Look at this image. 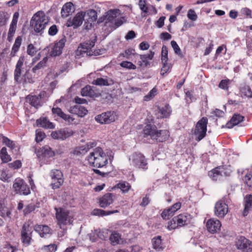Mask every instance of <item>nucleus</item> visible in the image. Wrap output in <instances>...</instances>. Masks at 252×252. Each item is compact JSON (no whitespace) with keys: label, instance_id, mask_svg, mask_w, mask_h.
I'll return each mask as SVG.
<instances>
[{"label":"nucleus","instance_id":"7ed1b4c3","mask_svg":"<svg viewBox=\"0 0 252 252\" xmlns=\"http://www.w3.org/2000/svg\"><path fill=\"white\" fill-rule=\"evenodd\" d=\"M108 156L100 147L95 148L88 157V160L90 164L94 167L101 168L108 163Z\"/></svg>","mask_w":252,"mask_h":252},{"label":"nucleus","instance_id":"5701e85b","mask_svg":"<svg viewBox=\"0 0 252 252\" xmlns=\"http://www.w3.org/2000/svg\"><path fill=\"white\" fill-rule=\"evenodd\" d=\"M37 156L40 160L45 161L46 159L53 157L54 153L51 148L45 146L38 151Z\"/></svg>","mask_w":252,"mask_h":252},{"label":"nucleus","instance_id":"3c124183","mask_svg":"<svg viewBox=\"0 0 252 252\" xmlns=\"http://www.w3.org/2000/svg\"><path fill=\"white\" fill-rule=\"evenodd\" d=\"M174 215L173 212L171 210L170 208L165 209L161 213V217L164 219H168L170 217Z\"/></svg>","mask_w":252,"mask_h":252},{"label":"nucleus","instance_id":"f03ea898","mask_svg":"<svg viewBox=\"0 0 252 252\" xmlns=\"http://www.w3.org/2000/svg\"><path fill=\"white\" fill-rule=\"evenodd\" d=\"M56 216L57 223L63 231L59 233V236L61 237L64 235L66 232V226L72 224L73 221V215L72 212L64 208H56Z\"/></svg>","mask_w":252,"mask_h":252},{"label":"nucleus","instance_id":"c756f323","mask_svg":"<svg viewBox=\"0 0 252 252\" xmlns=\"http://www.w3.org/2000/svg\"><path fill=\"white\" fill-rule=\"evenodd\" d=\"M154 55V52L150 51V53L139 55L140 61H139V64L140 66H146L149 64V61L151 60Z\"/></svg>","mask_w":252,"mask_h":252},{"label":"nucleus","instance_id":"bb28decb","mask_svg":"<svg viewBox=\"0 0 252 252\" xmlns=\"http://www.w3.org/2000/svg\"><path fill=\"white\" fill-rule=\"evenodd\" d=\"M74 11V7L73 3L68 2L65 3L62 9L61 14L63 17H66Z\"/></svg>","mask_w":252,"mask_h":252},{"label":"nucleus","instance_id":"338daca9","mask_svg":"<svg viewBox=\"0 0 252 252\" xmlns=\"http://www.w3.org/2000/svg\"><path fill=\"white\" fill-rule=\"evenodd\" d=\"M45 133L42 132L41 130H37L36 131L35 140L36 142H39L41 141L45 138Z\"/></svg>","mask_w":252,"mask_h":252},{"label":"nucleus","instance_id":"052dcab7","mask_svg":"<svg viewBox=\"0 0 252 252\" xmlns=\"http://www.w3.org/2000/svg\"><path fill=\"white\" fill-rule=\"evenodd\" d=\"M188 18L193 21H196L197 19V15L193 9H189L187 14Z\"/></svg>","mask_w":252,"mask_h":252},{"label":"nucleus","instance_id":"f704fd0d","mask_svg":"<svg viewBox=\"0 0 252 252\" xmlns=\"http://www.w3.org/2000/svg\"><path fill=\"white\" fill-rule=\"evenodd\" d=\"M0 137L1 138V141L2 143L10 148L13 152H14V150H16V148H17V146L13 141L10 140L7 137L2 135H0Z\"/></svg>","mask_w":252,"mask_h":252},{"label":"nucleus","instance_id":"4c0bfd02","mask_svg":"<svg viewBox=\"0 0 252 252\" xmlns=\"http://www.w3.org/2000/svg\"><path fill=\"white\" fill-rule=\"evenodd\" d=\"M27 99H29L30 103L32 106L35 107H37L40 105L41 95L40 94L38 96H28Z\"/></svg>","mask_w":252,"mask_h":252},{"label":"nucleus","instance_id":"412c9836","mask_svg":"<svg viewBox=\"0 0 252 252\" xmlns=\"http://www.w3.org/2000/svg\"><path fill=\"white\" fill-rule=\"evenodd\" d=\"M19 15V14L18 12H15L13 14L7 35V39L9 41L12 40L15 33Z\"/></svg>","mask_w":252,"mask_h":252},{"label":"nucleus","instance_id":"a18cd8bd","mask_svg":"<svg viewBox=\"0 0 252 252\" xmlns=\"http://www.w3.org/2000/svg\"><path fill=\"white\" fill-rule=\"evenodd\" d=\"M48 61V58L45 57L44 58L42 61H41L40 62H39L35 66H34L32 68V71L33 72H36V70L40 69L42 68H43Z\"/></svg>","mask_w":252,"mask_h":252},{"label":"nucleus","instance_id":"ea45409f","mask_svg":"<svg viewBox=\"0 0 252 252\" xmlns=\"http://www.w3.org/2000/svg\"><path fill=\"white\" fill-rule=\"evenodd\" d=\"M81 94L84 96L92 97L94 95V92L91 86H87L82 89Z\"/></svg>","mask_w":252,"mask_h":252},{"label":"nucleus","instance_id":"72a5a7b5","mask_svg":"<svg viewBox=\"0 0 252 252\" xmlns=\"http://www.w3.org/2000/svg\"><path fill=\"white\" fill-rule=\"evenodd\" d=\"M119 211L117 210L114 211H105L103 210H101L99 209H94L92 213V214L94 216H105L109 215L114 213H118Z\"/></svg>","mask_w":252,"mask_h":252},{"label":"nucleus","instance_id":"f3484780","mask_svg":"<svg viewBox=\"0 0 252 252\" xmlns=\"http://www.w3.org/2000/svg\"><path fill=\"white\" fill-rule=\"evenodd\" d=\"M230 173V171L226 170L223 166L218 167L211 170L208 173L209 176L214 181H217L222 176H228Z\"/></svg>","mask_w":252,"mask_h":252},{"label":"nucleus","instance_id":"13d9d810","mask_svg":"<svg viewBox=\"0 0 252 252\" xmlns=\"http://www.w3.org/2000/svg\"><path fill=\"white\" fill-rule=\"evenodd\" d=\"M35 209V206L33 204H30L27 205L23 210L24 215L25 216L31 213Z\"/></svg>","mask_w":252,"mask_h":252},{"label":"nucleus","instance_id":"a878e982","mask_svg":"<svg viewBox=\"0 0 252 252\" xmlns=\"http://www.w3.org/2000/svg\"><path fill=\"white\" fill-rule=\"evenodd\" d=\"M69 111L70 113L76 114L80 117H84L88 112L86 108L80 105H76L71 107Z\"/></svg>","mask_w":252,"mask_h":252},{"label":"nucleus","instance_id":"b1692460","mask_svg":"<svg viewBox=\"0 0 252 252\" xmlns=\"http://www.w3.org/2000/svg\"><path fill=\"white\" fill-rule=\"evenodd\" d=\"M115 199V195L111 193H107L99 198V205L102 208H106L112 204Z\"/></svg>","mask_w":252,"mask_h":252},{"label":"nucleus","instance_id":"dca6fc26","mask_svg":"<svg viewBox=\"0 0 252 252\" xmlns=\"http://www.w3.org/2000/svg\"><path fill=\"white\" fill-rule=\"evenodd\" d=\"M86 12L80 11L77 12L72 19L68 20L66 23L67 27H73L77 28L80 27L84 20Z\"/></svg>","mask_w":252,"mask_h":252},{"label":"nucleus","instance_id":"4468645a","mask_svg":"<svg viewBox=\"0 0 252 252\" xmlns=\"http://www.w3.org/2000/svg\"><path fill=\"white\" fill-rule=\"evenodd\" d=\"M95 42L93 40H89L82 44L78 47L77 52H79L80 55L84 56L86 55L87 56L93 55L94 52L92 48L94 46Z\"/></svg>","mask_w":252,"mask_h":252},{"label":"nucleus","instance_id":"20e7f679","mask_svg":"<svg viewBox=\"0 0 252 252\" xmlns=\"http://www.w3.org/2000/svg\"><path fill=\"white\" fill-rule=\"evenodd\" d=\"M144 137L156 140L162 142L166 140L169 136V132L167 130H158L156 126L151 125L146 126L143 129Z\"/></svg>","mask_w":252,"mask_h":252},{"label":"nucleus","instance_id":"ddd939ff","mask_svg":"<svg viewBox=\"0 0 252 252\" xmlns=\"http://www.w3.org/2000/svg\"><path fill=\"white\" fill-rule=\"evenodd\" d=\"M32 228L28 223H25L21 231V239L22 243L25 246H29L32 240Z\"/></svg>","mask_w":252,"mask_h":252},{"label":"nucleus","instance_id":"6e6552de","mask_svg":"<svg viewBox=\"0 0 252 252\" xmlns=\"http://www.w3.org/2000/svg\"><path fill=\"white\" fill-rule=\"evenodd\" d=\"M207 124L208 119L205 117L202 118L197 123L194 130V135L196 136L197 141H200L206 136Z\"/></svg>","mask_w":252,"mask_h":252},{"label":"nucleus","instance_id":"423d86ee","mask_svg":"<svg viewBox=\"0 0 252 252\" xmlns=\"http://www.w3.org/2000/svg\"><path fill=\"white\" fill-rule=\"evenodd\" d=\"M191 219V216L188 214H182L174 217L171 220L167 225L169 230L174 229L178 226H183L189 224Z\"/></svg>","mask_w":252,"mask_h":252},{"label":"nucleus","instance_id":"603ef678","mask_svg":"<svg viewBox=\"0 0 252 252\" xmlns=\"http://www.w3.org/2000/svg\"><path fill=\"white\" fill-rule=\"evenodd\" d=\"M157 90L154 88H153L150 92L145 95L144 97V100L148 101L152 99L157 94Z\"/></svg>","mask_w":252,"mask_h":252},{"label":"nucleus","instance_id":"393cba45","mask_svg":"<svg viewBox=\"0 0 252 252\" xmlns=\"http://www.w3.org/2000/svg\"><path fill=\"white\" fill-rule=\"evenodd\" d=\"M25 60L24 56H21L16 63L15 69L14 70V80L16 82H18L21 75V71L22 66Z\"/></svg>","mask_w":252,"mask_h":252},{"label":"nucleus","instance_id":"2f4dec72","mask_svg":"<svg viewBox=\"0 0 252 252\" xmlns=\"http://www.w3.org/2000/svg\"><path fill=\"white\" fill-rule=\"evenodd\" d=\"M36 124L38 126L46 128H54L55 127V125L46 118H40L37 120Z\"/></svg>","mask_w":252,"mask_h":252},{"label":"nucleus","instance_id":"4d7b16f0","mask_svg":"<svg viewBox=\"0 0 252 252\" xmlns=\"http://www.w3.org/2000/svg\"><path fill=\"white\" fill-rule=\"evenodd\" d=\"M95 232L97 237L101 240H105L108 237V232L107 230H95Z\"/></svg>","mask_w":252,"mask_h":252},{"label":"nucleus","instance_id":"680f3d73","mask_svg":"<svg viewBox=\"0 0 252 252\" xmlns=\"http://www.w3.org/2000/svg\"><path fill=\"white\" fill-rule=\"evenodd\" d=\"M120 65L122 67L126 68L128 69H134L136 68V66L134 64L129 62L127 61H123L121 63Z\"/></svg>","mask_w":252,"mask_h":252},{"label":"nucleus","instance_id":"39448f33","mask_svg":"<svg viewBox=\"0 0 252 252\" xmlns=\"http://www.w3.org/2000/svg\"><path fill=\"white\" fill-rule=\"evenodd\" d=\"M48 22V17L43 12L39 11L33 15L30 23L35 32L40 33L45 29Z\"/></svg>","mask_w":252,"mask_h":252},{"label":"nucleus","instance_id":"2eb2a0df","mask_svg":"<svg viewBox=\"0 0 252 252\" xmlns=\"http://www.w3.org/2000/svg\"><path fill=\"white\" fill-rule=\"evenodd\" d=\"M236 246L239 250L246 252H252V242L243 236H240L236 242Z\"/></svg>","mask_w":252,"mask_h":252},{"label":"nucleus","instance_id":"aec40b11","mask_svg":"<svg viewBox=\"0 0 252 252\" xmlns=\"http://www.w3.org/2000/svg\"><path fill=\"white\" fill-rule=\"evenodd\" d=\"M52 113L60 117L67 122L69 124H77V122L75 119L73 118L70 115L64 114L61 108L58 107H54L52 109Z\"/></svg>","mask_w":252,"mask_h":252},{"label":"nucleus","instance_id":"6ab92c4d","mask_svg":"<svg viewBox=\"0 0 252 252\" xmlns=\"http://www.w3.org/2000/svg\"><path fill=\"white\" fill-rule=\"evenodd\" d=\"M172 113L171 107L166 104L162 107H158L155 110V115L158 119L169 118Z\"/></svg>","mask_w":252,"mask_h":252},{"label":"nucleus","instance_id":"e433bc0d","mask_svg":"<svg viewBox=\"0 0 252 252\" xmlns=\"http://www.w3.org/2000/svg\"><path fill=\"white\" fill-rule=\"evenodd\" d=\"M109 239L111 244L113 246L119 244L121 240V236L116 232H114L111 234Z\"/></svg>","mask_w":252,"mask_h":252},{"label":"nucleus","instance_id":"1a4fd4ad","mask_svg":"<svg viewBox=\"0 0 252 252\" xmlns=\"http://www.w3.org/2000/svg\"><path fill=\"white\" fill-rule=\"evenodd\" d=\"M13 189L16 193L27 195L31 192L30 189L25 181L21 178H16L13 184Z\"/></svg>","mask_w":252,"mask_h":252},{"label":"nucleus","instance_id":"37998d69","mask_svg":"<svg viewBox=\"0 0 252 252\" xmlns=\"http://www.w3.org/2000/svg\"><path fill=\"white\" fill-rule=\"evenodd\" d=\"M61 140H63L73 135V132L72 130L68 129H60Z\"/></svg>","mask_w":252,"mask_h":252},{"label":"nucleus","instance_id":"de8ad7c7","mask_svg":"<svg viewBox=\"0 0 252 252\" xmlns=\"http://www.w3.org/2000/svg\"><path fill=\"white\" fill-rule=\"evenodd\" d=\"M161 62L165 63L168 61V49L165 45H163L161 49Z\"/></svg>","mask_w":252,"mask_h":252},{"label":"nucleus","instance_id":"69168bd1","mask_svg":"<svg viewBox=\"0 0 252 252\" xmlns=\"http://www.w3.org/2000/svg\"><path fill=\"white\" fill-rule=\"evenodd\" d=\"M171 45L175 53L178 55H181V51L177 42L173 40L171 42Z\"/></svg>","mask_w":252,"mask_h":252},{"label":"nucleus","instance_id":"bf43d9fd","mask_svg":"<svg viewBox=\"0 0 252 252\" xmlns=\"http://www.w3.org/2000/svg\"><path fill=\"white\" fill-rule=\"evenodd\" d=\"M36 49L33 44H30L28 46L27 52L29 55L32 57L36 54Z\"/></svg>","mask_w":252,"mask_h":252},{"label":"nucleus","instance_id":"58836bf2","mask_svg":"<svg viewBox=\"0 0 252 252\" xmlns=\"http://www.w3.org/2000/svg\"><path fill=\"white\" fill-rule=\"evenodd\" d=\"M153 248L156 250L160 251L162 250L163 247L161 243V237L158 236L152 239Z\"/></svg>","mask_w":252,"mask_h":252},{"label":"nucleus","instance_id":"a211bd4d","mask_svg":"<svg viewBox=\"0 0 252 252\" xmlns=\"http://www.w3.org/2000/svg\"><path fill=\"white\" fill-rule=\"evenodd\" d=\"M66 41V38L65 36H63L58 41L55 42L54 46L50 52V55L52 57L60 55L62 53L63 49L65 45Z\"/></svg>","mask_w":252,"mask_h":252},{"label":"nucleus","instance_id":"f257e3e1","mask_svg":"<svg viewBox=\"0 0 252 252\" xmlns=\"http://www.w3.org/2000/svg\"><path fill=\"white\" fill-rule=\"evenodd\" d=\"M120 10L118 9L109 10L103 16L105 20L103 30L109 33L122 26L125 22V18L120 16Z\"/></svg>","mask_w":252,"mask_h":252},{"label":"nucleus","instance_id":"7c9ffc66","mask_svg":"<svg viewBox=\"0 0 252 252\" xmlns=\"http://www.w3.org/2000/svg\"><path fill=\"white\" fill-rule=\"evenodd\" d=\"M34 230L42 237L51 233V230L47 225H36L34 226Z\"/></svg>","mask_w":252,"mask_h":252},{"label":"nucleus","instance_id":"e2e57ef3","mask_svg":"<svg viewBox=\"0 0 252 252\" xmlns=\"http://www.w3.org/2000/svg\"><path fill=\"white\" fill-rule=\"evenodd\" d=\"M22 166V163L20 160H17L13 162L8 164V167L10 168L17 169L20 168Z\"/></svg>","mask_w":252,"mask_h":252},{"label":"nucleus","instance_id":"c03bdc74","mask_svg":"<svg viewBox=\"0 0 252 252\" xmlns=\"http://www.w3.org/2000/svg\"><path fill=\"white\" fill-rule=\"evenodd\" d=\"M138 6L140 10L143 13L145 14H150L149 11L150 7L147 6L145 0H139L138 2Z\"/></svg>","mask_w":252,"mask_h":252},{"label":"nucleus","instance_id":"4be33fe9","mask_svg":"<svg viewBox=\"0 0 252 252\" xmlns=\"http://www.w3.org/2000/svg\"><path fill=\"white\" fill-rule=\"evenodd\" d=\"M221 226L220 221L216 219H210L206 222L207 229L212 233L217 232Z\"/></svg>","mask_w":252,"mask_h":252},{"label":"nucleus","instance_id":"c9c22d12","mask_svg":"<svg viewBox=\"0 0 252 252\" xmlns=\"http://www.w3.org/2000/svg\"><path fill=\"white\" fill-rule=\"evenodd\" d=\"M0 158L3 163H7L12 160V158L8 155L7 149L5 147H3L0 151Z\"/></svg>","mask_w":252,"mask_h":252},{"label":"nucleus","instance_id":"864d4df0","mask_svg":"<svg viewBox=\"0 0 252 252\" xmlns=\"http://www.w3.org/2000/svg\"><path fill=\"white\" fill-rule=\"evenodd\" d=\"M90 22H95L97 18V12L94 9L89 10L88 12Z\"/></svg>","mask_w":252,"mask_h":252},{"label":"nucleus","instance_id":"49530a36","mask_svg":"<svg viewBox=\"0 0 252 252\" xmlns=\"http://www.w3.org/2000/svg\"><path fill=\"white\" fill-rule=\"evenodd\" d=\"M57 250V246L55 244H50L42 247V252H55Z\"/></svg>","mask_w":252,"mask_h":252},{"label":"nucleus","instance_id":"0eeeda50","mask_svg":"<svg viewBox=\"0 0 252 252\" xmlns=\"http://www.w3.org/2000/svg\"><path fill=\"white\" fill-rule=\"evenodd\" d=\"M131 165L136 168L146 170L148 163L145 156L139 153L133 154L129 158Z\"/></svg>","mask_w":252,"mask_h":252},{"label":"nucleus","instance_id":"c85d7f7f","mask_svg":"<svg viewBox=\"0 0 252 252\" xmlns=\"http://www.w3.org/2000/svg\"><path fill=\"white\" fill-rule=\"evenodd\" d=\"M244 117L239 114H235L233 115L230 121L228 122L226 126L230 128L233 126L238 125L240 122L243 121Z\"/></svg>","mask_w":252,"mask_h":252},{"label":"nucleus","instance_id":"9b49d317","mask_svg":"<svg viewBox=\"0 0 252 252\" xmlns=\"http://www.w3.org/2000/svg\"><path fill=\"white\" fill-rule=\"evenodd\" d=\"M50 176L53 180L51 184L54 189L59 188L63 183V174L61 171L58 169H53L50 173Z\"/></svg>","mask_w":252,"mask_h":252},{"label":"nucleus","instance_id":"cd10ccee","mask_svg":"<svg viewBox=\"0 0 252 252\" xmlns=\"http://www.w3.org/2000/svg\"><path fill=\"white\" fill-rule=\"evenodd\" d=\"M245 208L243 211V216H246L251 210L252 207V195H246L244 198Z\"/></svg>","mask_w":252,"mask_h":252},{"label":"nucleus","instance_id":"5fc2aeb1","mask_svg":"<svg viewBox=\"0 0 252 252\" xmlns=\"http://www.w3.org/2000/svg\"><path fill=\"white\" fill-rule=\"evenodd\" d=\"M134 50L132 49H128L126 50L124 53L120 55V56H123L126 59H130L132 56L134 55Z\"/></svg>","mask_w":252,"mask_h":252},{"label":"nucleus","instance_id":"f8f14e48","mask_svg":"<svg viewBox=\"0 0 252 252\" xmlns=\"http://www.w3.org/2000/svg\"><path fill=\"white\" fill-rule=\"evenodd\" d=\"M117 119L116 114L114 111H107L97 115L95 120L100 124H109L114 122Z\"/></svg>","mask_w":252,"mask_h":252},{"label":"nucleus","instance_id":"8fccbe9b","mask_svg":"<svg viewBox=\"0 0 252 252\" xmlns=\"http://www.w3.org/2000/svg\"><path fill=\"white\" fill-rule=\"evenodd\" d=\"M242 94L248 97H252V92L249 86H245L241 88Z\"/></svg>","mask_w":252,"mask_h":252},{"label":"nucleus","instance_id":"473e14b6","mask_svg":"<svg viewBox=\"0 0 252 252\" xmlns=\"http://www.w3.org/2000/svg\"><path fill=\"white\" fill-rule=\"evenodd\" d=\"M22 38L21 36H18L15 41V42L12 46L11 51L10 55L12 57L15 56L17 52L19 51V48L21 45Z\"/></svg>","mask_w":252,"mask_h":252},{"label":"nucleus","instance_id":"79ce46f5","mask_svg":"<svg viewBox=\"0 0 252 252\" xmlns=\"http://www.w3.org/2000/svg\"><path fill=\"white\" fill-rule=\"evenodd\" d=\"M117 187L120 189L123 192H127L130 189L129 184L126 182H121L117 185Z\"/></svg>","mask_w":252,"mask_h":252},{"label":"nucleus","instance_id":"09e8293b","mask_svg":"<svg viewBox=\"0 0 252 252\" xmlns=\"http://www.w3.org/2000/svg\"><path fill=\"white\" fill-rule=\"evenodd\" d=\"M93 84L99 86H108L110 84L108 83L107 79L99 78L93 81Z\"/></svg>","mask_w":252,"mask_h":252},{"label":"nucleus","instance_id":"9d476101","mask_svg":"<svg viewBox=\"0 0 252 252\" xmlns=\"http://www.w3.org/2000/svg\"><path fill=\"white\" fill-rule=\"evenodd\" d=\"M228 212V205L225 202L224 198L218 201L214 207V214L219 218H223Z\"/></svg>","mask_w":252,"mask_h":252},{"label":"nucleus","instance_id":"a19ab883","mask_svg":"<svg viewBox=\"0 0 252 252\" xmlns=\"http://www.w3.org/2000/svg\"><path fill=\"white\" fill-rule=\"evenodd\" d=\"M0 216L6 221H10L11 220V211L7 209H2L0 210Z\"/></svg>","mask_w":252,"mask_h":252},{"label":"nucleus","instance_id":"0e129e2a","mask_svg":"<svg viewBox=\"0 0 252 252\" xmlns=\"http://www.w3.org/2000/svg\"><path fill=\"white\" fill-rule=\"evenodd\" d=\"M244 180L248 187L252 188V175L250 173L245 176Z\"/></svg>","mask_w":252,"mask_h":252},{"label":"nucleus","instance_id":"6e6d98bb","mask_svg":"<svg viewBox=\"0 0 252 252\" xmlns=\"http://www.w3.org/2000/svg\"><path fill=\"white\" fill-rule=\"evenodd\" d=\"M230 82L231 81L229 79L222 80L220 83L219 87L223 90H227Z\"/></svg>","mask_w":252,"mask_h":252},{"label":"nucleus","instance_id":"774afa93","mask_svg":"<svg viewBox=\"0 0 252 252\" xmlns=\"http://www.w3.org/2000/svg\"><path fill=\"white\" fill-rule=\"evenodd\" d=\"M162 63L163 65L161 69V74L163 75L171 68V66L167 63V62H166L165 63Z\"/></svg>","mask_w":252,"mask_h":252}]
</instances>
